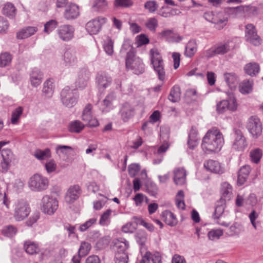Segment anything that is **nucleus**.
Wrapping results in <instances>:
<instances>
[{"label":"nucleus","instance_id":"1","mask_svg":"<svg viewBox=\"0 0 263 263\" xmlns=\"http://www.w3.org/2000/svg\"><path fill=\"white\" fill-rule=\"evenodd\" d=\"M224 143L222 133L216 128L210 129L202 139L201 146L203 149L211 152H219Z\"/></svg>","mask_w":263,"mask_h":263},{"label":"nucleus","instance_id":"2","mask_svg":"<svg viewBox=\"0 0 263 263\" xmlns=\"http://www.w3.org/2000/svg\"><path fill=\"white\" fill-rule=\"evenodd\" d=\"M150 54L151 63L158 75L159 80L164 81L165 79V71L163 61L160 54L157 49H152L150 51Z\"/></svg>","mask_w":263,"mask_h":263},{"label":"nucleus","instance_id":"3","mask_svg":"<svg viewBox=\"0 0 263 263\" xmlns=\"http://www.w3.org/2000/svg\"><path fill=\"white\" fill-rule=\"evenodd\" d=\"M49 185L48 179L38 173L32 176L28 181L29 189L34 192H41L46 190Z\"/></svg>","mask_w":263,"mask_h":263},{"label":"nucleus","instance_id":"4","mask_svg":"<svg viewBox=\"0 0 263 263\" xmlns=\"http://www.w3.org/2000/svg\"><path fill=\"white\" fill-rule=\"evenodd\" d=\"M79 96L74 89L68 86L65 87L61 92V99L62 104L66 107L71 108L77 103Z\"/></svg>","mask_w":263,"mask_h":263},{"label":"nucleus","instance_id":"5","mask_svg":"<svg viewBox=\"0 0 263 263\" xmlns=\"http://www.w3.org/2000/svg\"><path fill=\"white\" fill-rule=\"evenodd\" d=\"M30 212L29 203L23 199L19 200L15 205L14 217L16 221H22L28 217Z\"/></svg>","mask_w":263,"mask_h":263},{"label":"nucleus","instance_id":"6","mask_svg":"<svg viewBox=\"0 0 263 263\" xmlns=\"http://www.w3.org/2000/svg\"><path fill=\"white\" fill-rule=\"evenodd\" d=\"M125 64L127 69H130L136 74L143 73L144 71V65L142 60L135 55L129 54L125 59Z\"/></svg>","mask_w":263,"mask_h":263},{"label":"nucleus","instance_id":"7","mask_svg":"<svg viewBox=\"0 0 263 263\" xmlns=\"http://www.w3.org/2000/svg\"><path fill=\"white\" fill-rule=\"evenodd\" d=\"M203 17L207 21L217 25L219 28H223L228 21V18L225 16L223 12L208 11L205 12L203 15Z\"/></svg>","mask_w":263,"mask_h":263},{"label":"nucleus","instance_id":"8","mask_svg":"<svg viewBox=\"0 0 263 263\" xmlns=\"http://www.w3.org/2000/svg\"><path fill=\"white\" fill-rule=\"evenodd\" d=\"M247 128L254 138H258L261 135L262 130L259 119L256 116H252L249 118Z\"/></svg>","mask_w":263,"mask_h":263},{"label":"nucleus","instance_id":"9","mask_svg":"<svg viewBox=\"0 0 263 263\" xmlns=\"http://www.w3.org/2000/svg\"><path fill=\"white\" fill-rule=\"evenodd\" d=\"M75 29L70 25H62L60 26L56 33L60 40L63 42H68L74 37Z\"/></svg>","mask_w":263,"mask_h":263},{"label":"nucleus","instance_id":"10","mask_svg":"<svg viewBox=\"0 0 263 263\" xmlns=\"http://www.w3.org/2000/svg\"><path fill=\"white\" fill-rule=\"evenodd\" d=\"M234 133L235 138L232 145V148L237 151L243 152L248 146L246 138L239 129H235Z\"/></svg>","mask_w":263,"mask_h":263},{"label":"nucleus","instance_id":"11","mask_svg":"<svg viewBox=\"0 0 263 263\" xmlns=\"http://www.w3.org/2000/svg\"><path fill=\"white\" fill-rule=\"evenodd\" d=\"M106 18L99 16L87 22L86 29L90 34H97L101 30L102 25L106 23Z\"/></svg>","mask_w":263,"mask_h":263},{"label":"nucleus","instance_id":"12","mask_svg":"<svg viewBox=\"0 0 263 263\" xmlns=\"http://www.w3.org/2000/svg\"><path fill=\"white\" fill-rule=\"evenodd\" d=\"M245 37L248 42L254 46H259L261 44V39L257 35L255 26L251 24L246 26Z\"/></svg>","mask_w":263,"mask_h":263},{"label":"nucleus","instance_id":"13","mask_svg":"<svg viewBox=\"0 0 263 263\" xmlns=\"http://www.w3.org/2000/svg\"><path fill=\"white\" fill-rule=\"evenodd\" d=\"M58 207L57 198H43L41 210L44 213L51 215L56 211Z\"/></svg>","mask_w":263,"mask_h":263},{"label":"nucleus","instance_id":"14","mask_svg":"<svg viewBox=\"0 0 263 263\" xmlns=\"http://www.w3.org/2000/svg\"><path fill=\"white\" fill-rule=\"evenodd\" d=\"M173 181L177 185L182 186L186 183L187 172L184 167H177L173 172Z\"/></svg>","mask_w":263,"mask_h":263},{"label":"nucleus","instance_id":"15","mask_svg":"<svg viewBox=\"0 0 263 263\" xmlns=\"http://www.w3.org/2000/svg\"><path fill=\"white\" fill-rule=\"evenodd\" d=\"M3 161L1 162L2 172L6 173L8 170L10 163L14 160V155L9 149H4L2 151Z\"/></svg>","mask_w":263,"mask_h":263},{"label":"nucleus","instance_id":"16","mask_svg":"<svg viewBox=\"0 0 263 263\" xmlns=\"http://www.w3.org/2000/svg\"><path fill=\"white\" fill-rule=\"evenodd\" d=\"M119 114L122 121L126 122L134 117L135 109L130 104L128 103H125L122 104L119 111Z\"/></svg>","mask_w":263,"mask_h":263},{"label":"nucleus","instance_id":"17","mask_svg":"<svg viewBox=\"0 0 263 263\" xmlns=\"http://www.w3.org/2000/svg\"><path fill=\"white\" fill-rule=\"evenodd\" d=\"M204 166L208 171L218 174L224 173V168L221 164L213 160H209L204 163Z\"/></svg>","mask_w":263,"mask_h":263},{"label":"nucleus","instance_id":"18","mask_svg":"<svg viewBox=\"0 0 263 263\" xmlns=\"http://www.w3.org/2000/svg\"><path fill=\"white\" fill-rule=\"evenodd\" d=\"M96 82L99 88H106L111 83L112 78L106 72H100L97 74Z\"/></svg>","mask_w":263,"mask_h":263},{"label":"nucleus","instance_id":"19","mask_svg":"<svg viewBox=\"0 0 263 263\" xmlns=\"http://www.w3.org/2000/svg\"><path fill=\"white\" fill-rule=\"evenodd\" d=\"M89 79V73L85 69H81L78 73V77L75 82L76 87L77 88L83 89L87 85Z\"/></svg>","mask_w":263,"mask_h":263},{"label":"nucleus","instance_id":"20","mask_svg":"<svg viewBox=\"0 0 263 263\" xmlns=\"http://www.w3.org/2000/svg\"><path fill=\"white\" fill-rule=\"evenodd\" d=\"M236 42L234 40L228 41L227 42L217 46L216 48L217 54H224L236 47Z\"/></svg>","mask_w":263,"mask_h":263},{"label":"nucleus","instance_id":"21","mask_svg":"<svg viewBox=\"0 0 263 263\" xmlns=\"http://www.w3.org/2000/svg\"><path fill=\"white\" fill-rule=\"evenodd\" d=\"M79 15V9L77 5L70 4L67 6L64 12V17L67 20H73Z\"/></svg>","mask_w":263,"mask_h":263},{"label":"nucleus","instance_id":"22","mask_svg":"<svg viewBox=\"0 0 263 263\" xmlns=\"http://www.w3.org/2000/svg\"><path fill=\"white\" fill-rule=\"evenodd\" d=\"M251 171V167L248 165L242 166L239 170L237 177V184L242 185L246 182Z\"/></svg>","mask_w":263,"mask_h":263},{"label":"nucleus","instance_id":"23","mask_svg":"<svg viewBox=\"0 0 263 263\" xmlns=\"http://www.w3.org/2000/svg\"><path fill=\"white\" fill-rule=\"evenodd\" d=\"M43 74L41 71L37 69H33L30 74V81L33 87H37L42 82Z\"/></svg>","mask_w":263,"mask_h":263},{"label":"nucleus","instance_id":"24","mask_svg":"<svg viewBox=\"0 0 263 263\" xmlns=\"http://www.w3.org/2000/svg\"><path fill=\"white\" fill-rule=\"evenodd\" d=\"M108 7L107 0H92L91 8L96 12H104Z\"/></svg>","mask_w":263,"mask_h":263},{"label":"nucleus","instance_id":"25","mask_svg":"<svg viewBox=\"0 0 263 263\" xmlns=\"http://www.w3.org/2000/svg\"><path fill=\"white\" fill-rule=\"evenodd\" d=\"M63 60L67 65H72L77 62L76 51L73 49H68L64 53Z\"/></svg>","mask_w":263,"mask_h":263},{"label":"nucleus","instance_id":"26","mask_svg":"<svg viewBox=\"0 0 263 263\" xmlns=\"http://www.w3.org/2000/svg\"><path fill=\"white\" fill-rule=\"evenodd\" d=\"M250 11L248 6H240L236 7L231 8L229 12L236 17L244 16Z\"/></svg>","mask_w":263,"mask_h":263},{"label":"nucleus","instance_id":"27","mask_svg":"<svg viewBox=\"0 0 263 263\" xmlns=\"http://www.w3.org/2000/svg\"><path fill=\"white\" fill-rule=\"evenodd\" d=\"M114 246L116 251L119 253H127V250L129 247V243L124 238H119L114 240Z\"/></svg>","mask_w":263,"mask_h":263},{"label":"nucleus","instance_id":"28","mask_svg":"<svg viewBox=\"0 0 263 263\" xmlns=\"http://www.w3.org/2000/svg\"><path fill=\"white\" fill-rule=\"evenodd\" d=\"M163 220L167 225L173 227L177 223V220L175 215L170 211L165 210L161 214Z\"/></svg>","mask_w":263,"mask_h":263},{"label":"nucleus","instance_id":"29","mask_svg":"<svg viewBox=\"0 0 263 263\" xmlns=\"http://www.w3.org/2000/svg\"><path fill=\"white\" fill-rule=\"evenodd\" d=\"M24 248L27 253L33 255L40 252V248L39 244L31 240H27L24 242Z\"/></svg>","mask_w":263,"mask_h":263},{"label":"nucleus","instance_id":"30","mask_svg":"<svg viewBox=\"0 0 263 263\" xmlns=\"http://www.w3.org/2000/svg\"><path fill=\"white\" fill-rule=\"evenodd\" d=\"M37 30L35 27H28L22 29L17 33V37L19 39L27 38L33 35Z\"/></svg>","mask_w":263,"mask_h":263},{"label":"nucleus","instance_id":"31","mask_svg":"<svg viewBox=\"0 0 263 263\" xmlns=\"http://www.w3.org/2000/svg\"><path fill=\"white\" fill-rule=\"evenodd\" d=\"M54 81L53 79H49L44 83L43 92L47 97H50L54 92Z\"/></svg>","mask_w":263,"mask_h":263},{"label":"nucleus","instance_id":"32","mask_svg":"<svg viewBox=\"0 0 263 263\" xmlns=\"http://www.w3.org/2000/svg\"><path fill=\"white\" fill-rule=\"evenodd\" d=\"M260 70L259 65L258 63L255 62H251L245 67L246 72L250 76H255L257 74Z\"/></svg>","mask_w":263,"mask_h":263},{"label":"nucleus","instance_id":"33","mask_svg":"<svg viewBox=\"0 0 263 263\" xmlns=\"http://www.w3.org/2000/svg\"><path fill=\"white\" fill-rule=\"evenodd\" d=\"M197 50V45L195 40H191L185 47L184 54L186 57H193Z\"/></svg>","mask_w":263,"mask_h":263},{"label":"nucleus","instance_id":"34","mask_svg":"<svg viewBox=\"0 0 263 263\" xmlns=\"http://www.w3.org/2000/svg\"><path fill=\"white\" fill-rule=\"evenodd\" d=\"M220 194L221 197H230L233 194L232 185L227 182L221 183L220 188Z\"/></svg>","mask_w":263,"mask_h":263},{"label":"nucleus","instance_id":"35","mask_svg":"<svg viewBox=\"0 0 263 263\" xmlns=\"http://www.w3.org/2000/svg\"><path fill=\"white\" fill-rule=\"evenodd\" d=\"M225 200L224 198H219L217 201L215 209V212L213 215V218L215 219H219V217L223 214L224 210Z\"/></svg>","mask_w":263,"mask_h":263},{"label":"nucleus","instance_id":"36","mask_svg":"<svg viewBox=\"0 0 263 263\" xmlns=\"http://www.w3.org/2000/svg\"><path fill=\"white\" fill-rule=\"evenodd\" d=\"M253 82L252 80H245L239 85V91L243 95L250 93L253 88Z\"/></svg>","mask_w":263,"mask_h":263},{"label":"nucleus","instance_id":"37","mask_svg":"<svg viewBox=\"0 0 263 263\" xmlns=\"http://www.w3.org/2000/svg\"><path fill=\"white\" fill-rule=\"evenodd\" d=\"M3 13L9 17L13 18L16 14V9L13 4L7 3L3 8Z\"/></svg>","mask_w":263,"mask_h":263},{"label":"nucleus","instance_id":"38","mask_svg":"<svg viewBox=\"0 0 263 263\" xmlns=\"http://www.w3.org/2000/svg\"><path fill=\"white\" fill-rule=\"evenodd\" d=\"M180 88L179 86L175 85L171 90L168 99L172 102H178L180 99Z\"/></svg>","mask_w":263,"mask_h":263},{"label":"nucleus","instance_id":"39","mask_svg":"<svg viewBox=\"0 0 263 263\" xmlns=\"http://www.w3.org/2000/svg\"><path fill=\"white\" fill-rule=\"evenodd\" d=\"M82 191L78 185L70 186L66 193V197H79L81 195Z\"/></svg>","mask_w":263,"mask_h":263},{"label":"nucleus","instance_id":"40","mask_svg":"<svg viewBox=\"0 0 263 263\" xmlns=\"http://www.w3.org/2000/svg\"><path fill=\"white\" fill-rule=\"evenodd\" d=\"M84 125L79 120H75L69 123L68 129L70 132L79 133L84 128Z\"/></svg>","mask_w":263,"mask_h":263},{"label":"nucleus","instance_id":"41","mask_svg":"<svg viewBox=\"0 0 263 263\" xmlns=\"http://www.w3.org/2000/svg\"><path fill=\"white\" fill-rule=\"evenodd\" d=\"M134 4L133 0H115L114 6L116 8H129Z\"/></svg>","mask_w":263,"mask_h":263},{"label":"nucleus","instance_id":"42","mask_svg":"<svg viewBox=\"0 0 263 263\" xmlns=\"http://www.w3.org/2000/svg\"><path fill=\"white\" fill-rule=\"evenodd\" d=\"M145 26L149 31L155 32L158 27V21L155 17L147 18L145 22Z\"/></svg>","mask_w":263,"mask_h":263},{"label":"nucleus","instance_id":"43","mask_svg":"<svg viewBox=\"0 0 263 263\" xmlns=\"http://www.w3.org/2000/svg\"><path fill=\"white\" fill-rule=\"evenodd\" d=\"M120 52L122 54H126V57H128L129 54H132L133 55L135 54L134 49L132 46L130 41L128 40L124 41Z\"/></svg>","mask_w":263,"mask_h":263},{"label":"nucleus","instance_id":"44","mask_svg":"<svg viewBox=\"0 0 263 263\" xmlns=\"http://www.w3.org/2000/svg\"><path fill=\"white\" fill-rule=\"evenodd\" d=\"M116 98L114 93H111L107 95L102 102L103 111H108L112 107V102Z\"/></svg>","mask_w":263,"mask_h":263},{"label":"nucleus","instance_id":"45","mask_svg":"<svg viewBox=\"0 0 263 263\" xmlns=\"http://www.w3.org/2000/svg\"><path fill=\"white\" fill-rule=\"evenodd\" d=\"M91 249V246L89 242L83 241L81 243L78 254L84 257L89 253Z\"/></svg>","mask_w":263,"mask_h":263},{"label":"nucleus","instance_id":"46","mask_svg":"<svg viewBox=\"0 0 263 263\" xmlns=\"http://www.w3.org/2000/svg\"><path fill=\"white\" fill-rule=\"evenodd\" d=\"M224 78L225 81L230 87L233 88L235 86L237 78L234 73H226L224 74Z\"/></svg>","mask_w":263,"mask_h":263},{"label":"nucleus","instance_id":"47","mask_svg":"<svg viewBox=\"0 0 263 263\" xmlns=\"http://www.w3.org/2000/svg\"><path fill=\"white\" fill-rule=\"evenodd\" d=\"M17 229L13 226L9 225L4 227L2 230V233L3 235L8 237H12L17 233Z\"/></svg>","mask_w":263,"mask_h":263},{"label":"nucleus","instance_id":"48","mask_svg":"<svg viewBox=\"0 0 263 263\" xmlns=\"http://www.w3.org/2000/svg\"><path fill=\"white\" fill-rule=\"evenodd\" d=\"M112 211L110 209L107 210L101 216L99 223L103 226H107L110 222V216Z\"/></svg>","mask_w":263,"mask_h":263},{"label":"nucleus","instance_id":"49","mask_svg":"<svg viewBox=\"0 0 263 263\" xmlns=\"http://www.w3.org/2000/svg\"><path fill=\"white\" fill-rule=\"evenodd\" d=\"M12 61L11 55L8 52L0 54V67H4L9 65Z\"/></svg>","mask_w":263,"mask_h":263},{"label":"nucleus","instance_id":"50","mask_svg":"<svg viewBox=\"0 0 263 263\" xmlns=\"http://www.w3.org/2000/svg\"><path fill=\"white\" fill-rule=\"evenodd\" d=\"M92 105L91 104H87L83 109L82 119L84 122L89 121L92 117L91 110Z\"/></svg>","mask_w":263,"mask_h":263},{"label":"nucleus","instance_id":"51","mask_svg":"<svg viewBox=\"0 0 263 263\" xmlns=\"http://www.w3.org/2000/svg\"><path fill=\"white\" fill-rule=\"evenodd\" d=\"M34 156L39 160H44L50 157L51 154L50 151L48 148H47L44 151L37 149L35 151Z\"/></svg>","mask_w":263,"mask_h":263},{"label":"nucleus","instance_id":"52","mask_svg":"<svg viewBox=\"0 0 263 263\" xmlns=\"http://www.w3.org/2000/svg\"><path fill=\"white\" fill-rule=\"evenodd\" d=\"M104 49L105 52L109 55H111L114 53V42L108 37L104 41L103 45Z\"/></svg>","mask_w":263,"mask_h":263},{"label":"nucleus","instance_id":"53","mask_svg":"<svg viewBox=\"0 0 263 263\" xmlns=\"http://www.w3.org/2000/svg\"><path fill=\"white\" fill-rule=\"evenodd\" d=\"M23 108L18 107L15 108L12 112L11 122L13 124H16L23 113Z\"/></svg>","mask_w":263,"mask_h":263},{"label":"nucleus","instance_id":"54","mask_svg":"<svg viewBox=\"0 0 263 263\" xmlns=\"http://www.w3.org/2000/svg\"><path fill=\"white\" fill-rule=\"evenodd\" d=\"M250 156L253 162L255 163H258L262 156L261 150L259 148L252 150L250 153Z\"/></svg>","mask_w":263,"mask_h":263},{"label":"nucleus","instance_id":"55","mask_svg":"<svg viewBox=\"0 0 263 263\" xmlns=\"http://www.w3.org/2000/svg\"><path fill=\"white\" fill-rule=\"evenodd\" d=\"M58 25V22L55 20H51L46 22L44 25V32L49 34Z\"/></svg>","mask_w":263,"mask_h":263},{"label":"nucleus","instance_id":"56","mask_svg":"<svg viewBox=\"0 0 263 263\" xmlns=\"http://www.w3.org/2000/svg\"><path fill=\"white\" fill-rule=\"evenodd\" d=\"M128 256L127 253H119L116 252L115 256V261L116 263H127Z\"/></svg>","mask_w":263,"mask_h":263},{"label":"nucleus","instance_id":"57","mask_svg":"<svg viewBox=\"0 0 263 263\" xmlns=\"http://www.w3.org/2000/svg\"><path fill=\"white\" fill-rule=\"evenodd\" d=\"M223 234L221 229H213L209 232L208 237L210 240H214L218 239Z\"/></svg>","mask_w":263,"mask_h":263},{"label":"nucleus","instance_id":"58","mask_svg":"<svg viewBox=\"0 0 263 263\" xmlns=\"http://www.w3.org/2000/svg\"><path fill=\"white\" fill-rule=\"evenodd\" d=\"M97 222L96 218H90L86 221L84 223L79 226V230L81 232H85L90 228L93 224H95Z\"/></svg>","mask_w":263,"mask_h":263},{"label":"nucleus","instance_id":"59","mask_svg":"<svg viewBox=\"0 0 263 263\" xmlns=\"http://www.w3.org/2000/svg\"><path fill=\"white\" fill-rule=\"evenodd\" d=\"M40 217V213L38 211H34L29 219L26 221L27 226L31 227L34 223H36Z\"/></svg>","mask_w":263,"mask_h":263},{"label":"nucleus","instance_id":"60","mask_svg":"<svg viewBox=\"0 0 263 263\" xmlns=\"http://www.w3.org/2000/svg\"><path fill=\"white\" fill-rule=\"evenodd\" d=\"M228 105L229 103L226 100L220 101L217 104V111L218 114H222L227 110H228Z\"/></svg>","mask_w":263,"mask_h":263},{"label":"nucleus","instance_id":"61","mask_svg":"<svg viewBox=\"0 0 263 263\" xmlns=\"http://www.w3.org/2000/svg\"><path fill=\"white\" fill-rule=\"evenodd\" d=\"M140 170V166L138 164H132L128 166V171L130 177H135Z\"/></svg>","mask_w":263,"mask_h":263},{"label":"nucleus","instance_id":"62","mask_svg":"<svg viewBox=\"0 0 263 263\" xmlns=\"http://www.w3.org/2000/svg\"><path fill=\"white\" fill-rule=\"evenodd\" d=\"M158 7V4L154 1H148L144 4V8L148 10L151 13L154 12L157 9Z\"/></svg>","mask_w":263,"mask_h":263},{"label":"nucleus","instance_id":"63","mask_svg":"<svg viewBox=\"0 0 263 263\" xmlns=\"http://www.w3.org/2000/svg\"><path fill=\"white\" fill-rule=\"evenodd\" d=\"M229 229L230 235H238L241 231V226L237 223H235L230 227Z\"/></svg>","mask_w":263,"mask_h":263},{"label":"nucleus","instance_id":"64","mask_svg":"<svg viewBox=\"0 0 263 263\" xmlns=\"http://www.w3.org/2000/svg\"><path fill=\"white\" fill-rule=\"evenodd\" d=\"M45 166L46 170L48 174L54 172L57 167V164L53 160H50L46 163Z\"/></svg>","mask_w":263,"mask_h":263}]
</instances>
